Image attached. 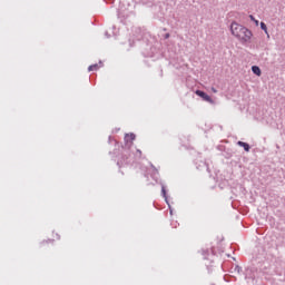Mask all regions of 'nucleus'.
<instances>
[{
    "mask_svg": "<svg viewBox=\"0 0 285 285\" xmlns=\"http://www.w3.org/2000/svg\"><path fill=\"white\" fill-rule=\"evenodd\" d=\"M169 35L166 36V38L168 39Z\"/></svg>",
    "mask_w": 285,
    "mask_h": 285,
    "instance_id": "nucleus-12",
    "label": "nucleus"
},
{
    "mask_svg": "<svg viewBox=\"0 0 285 285\" xmlns=\"http://www.w3.org/2000/svg\"><path fill=\"white\" fill-rule=\"evenodd\" d=\"M56 239H61V236H59V234H56Z\"/></svg>",
    "mask_w": 285,
    "mask_h": 285,
    "instance_id": "nucleus-11",
    "label": "nucleus"
},
{
    "mask_svg": "<svg viewBox=\"0 0 285 285\" xmlns=\"http://www.w3.org/2000/svg\"><path fill=\"white\" fill-rule=\"evenodd\" d=\"M252 71H253L254 75H256L257 77H262V69H259V67L253 66V67H252Z\"/></svg>",
    "mask_w": 285,
    "mask_h": 285,
    "instance_id": "nucleus-5",
    "label": "nucleus"
},
{
    "mask_svg": "<svg viewBox=\"0 0 285 285\" xmlns=\"http://www.w3.org/2000/svg\"><path fill=\"white\" fill-rule=\"evenodd\" d=\"M249 19H250V21H255L256 20L254 16H249Z\"/></svg>",
    "mask_w": 285,
    "mask_h": 285,
    "instance_id": "nucleus-8",
    "label": "nucleus"
},
{
    "mask_svg": "<svg viewBox=\"0 0 285 285\" xmlns=\"http://www.w3.org/2000/svg\"><path fill=\"white\" fill-rule=\"evenodd\" d=\"M237 144L240 146V148H244L246 153H250V145H248V142L238 141Z\"/></svg>",
    "mask_w": 285,
    "mask_h": 285,
    "instance_id": "nucleus-3",
    "label": "nucleus"
},
{
    "mask_svg": "<svg viewBox=\"0 0 285 285\" xmlns=\"http://www.w3.org/2000/svg\"><path fill=\"white\" fill-rule=\"evenodd\" d=\"M135 134H126V136H125V141L127 142V144H132V141H135Z\"/></svg>",
    "mask_w": 285,
    "mask_h": 285,
    "instance_id": "nucleus-4",
    "label": "nucleus"
},
{
    "mask_svg": "<svg viewBox=\"0 0 285 285\" xmlns=\"http://www.w3.org/2000/svg\"><path fill=\"white\" fill-rule=\"evenodd\" d=\"M196 95L198 97H202V99H204V101H207L208 104H215V100H213V98H210V96H208L206 92H204L202 90H196Z\"/></svg>",
    "mask_w": 285,
    "mask_h": 285,
    "instance_id": "nucleus-2",
    "label": "nucleus"
},
{
    "mask_svg": "<svg viewBox=\"0 0 285 285\" xmlns=\"http://www.w3.org/2000/svg\"><path fill=\"white\" fill-rule=\"evenodd\" d=\"M212 92H217V89H215V87H212Z\"/></svg>",
    "mask_w": 285,
    "mask_h": 285,
    "instance_id": "nucleus-9",
    "label": "nucleus"
},
{
    "mask_svg": "<svg viewBox=\"0 0 285 285\" xmlns=\"http://www.w3.org/2000/svg\"><path fill=\"white\" fill-rule=\"evenodd\" d=\"M230 32L240 43H250L253 39V31L237 22H232Z\"/></svg>",
    "mask_w": 285,
    "mask_h": 285,
    "instance_id": "nucleus-1",
    "label": "nucleus"
},
{
    "mask_svg": "<svg viewBox=\"0 0 285 285\" xmlns=\"http://www.w3.org/2000/svg\"><path fill=\"white\" fill-rule=\"evenodd\" d=\"M89 72H92V70H99V65H91L88 68Z\"/></svg>",
    "mask_w": 285,
    "mask_h": 285,
    "instance_id": "nucleus-7",
    "label": "nucleus"
},
{
    "mask_svg": "<svg viewBox=\"0 0 285 285\" xmlns=\"http://www.w3.org/2000/svg\"><path fill=\"white\" fill-rule=\"evenodd\" d=\"M256 26H259V20H254Z\"/></svg>",
    "mask_w": 285,
    "mask_h": 285,
    "instance_id": "nucleus-10",
    "label": "nucleus"
},
{
    "mask_svg": "<svg viewBox=\"0 0 285 285\" xmlns=\"http://www.w3.org/2000/svg\"><path fill=\"white\" fill-rule=\"evenodd\" d=\"M261 28H262V30H264L265 35H267V37H269L268 36V28L266 27V23L261 22Z\"/></svg>",
    "mask_w": 285,
    "mask_h": 285,
    "instance_id": "nucleus-6",
    "label": "nucleus"
}]
</instances>
